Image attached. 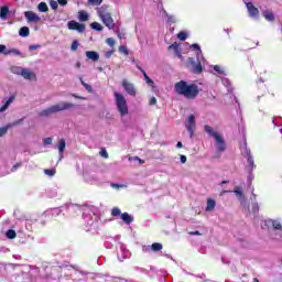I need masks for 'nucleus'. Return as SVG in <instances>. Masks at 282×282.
<instances>
[{
	"mask_svg": "<svg viewBox=\"0 0 282 282\" xmlns=\"http://www.w3.org/2000/svg\"><path fill=\"white\" fill-rule=\"evenodd\" d=\"M174 91L177 96H183L187 100H195L199 96V86L188 84L186 80H180L174 85Z\"/></svg>",
	"mask_w": 282,
	"mask_h": 282,
	"instance_id": "obj_1",
	"label": "nucleus"
},
{
	"mask_svg": "<svg viewBox=\"0 0 282 282\" xmlns=\"http://www.w3.org/2000/svg\"><path fill=\"white\" fill-rule=\"evenodd\" d=\"M75 105L72 102L62 101L57 105L51 106L47 109H44L40 112L42 118H47V116H52V113H58V111H67V109H74Z\"/></svg>",
	"mask_w": 282,
	"mask_h": 282,
	"instance_id": "obj_2",
	"label": "nucleus"
},
{
	"mask_svg": "<svg viewBox=\"0 0 282 282\" xmlns=\"http://www.w3.org/2000/svg\"><path fill=\"white\" fill-rule=\"evenodd\" d=\"M204 131H205V133H208V135H210V138H214L219 153H224V151H226V141L224 140V137H221L219 134V132H216L213 129V127H210L208 124L204 126Z\"/></svg>",
	"mask_w": 282,
	"mask_h": 282,
	"instance_id": "obj_3",
	"label": "nucleus"
},
{
	"mask_svg": "<svg viewBox=\"0 0 282 282\" xmlns=\"http://www.w3.org/2000/svg\"><path fill=\"white\" fill-rule=\"evenodd\" d=\"M113 96L120 116H127V113H129V106L127 105V99L124 98V95L115 91Z\"/></svg>",
	"mask_w": 282,
	"mask_h": 282,
	"instance_id": "obj_4",
	"label": "nucleus"
},
{
	"mask_svg": "<svg viewBox=\"0 0 282 282\" xmlns=\"http://www.w3.org/2000/svg\"><path fill=\"white\" fill-rule=\"evenodd\" d=\"M97 12L98 17L101 19L104 25L108 28V30H113V28H116V22H113L111 13L107 12V9H105V7L99 8Z\"/></svg>",
	"mask_w": 282,
	"mask_h": 282,
	"instance_id": "obj_5",
	"label": "nucleus"
},
{
	"mask_svg": "<svg viewBox=\"0 0 282 282\" xmlns=\"http://www.w3.org/2000/svg\"><path fill=\"white\" fill-rule=\"evenodd\" d=\"M12 72H14V74H21V76H23V78L26 80H36V74L30 70V68L14 67L12 68Z\"/></svg>",
	"mask_w": 282,
	"mask_h": 282,
	"instance_id": "obj_6",
	"label": "nucleus"
},
{
	"mask_svg": "<svg viewBox=\"0 0 282 282\" xmlns=\"http://www.w3.org/2000/svg\"><path fill=\"white\" fill-rule=\"evenodd\" d=\"M68 30H75L76 32H79V34H83L85 32L86 26L83 23H78L76 20H70L67 22Z\"/></svg>",
	"mask_w": 282,
	"mask_h": 282,
	"instance_id": "obj_7",
	"label": "nucleus"
},
{
	"mask_svg": "<svg viewBox=\"0 0 282 282\" xmlns=\"http://www.w3.org/2000/svg\"><path fill=\"white\" fill-rule=\"evenodd\" d=\"M188 63L192 66L193 74H202L204 72V67H202V63L195 62V58L189 57Z\"/></svg>",
	"mask_w": 282,
	"mask_h": 282,
	"instance_id": "obj_8",
	"label": "nucleus"
},
{
	"mask_svg": "<svg viewBox=\"0 0 282 282\" xmlns=\"http://www.w3.org/2000/svg\"><path fill=\"white\" fill-rule=\"evenodd\" d=\"M121 85L124 89L126 93H128L129 96H135V86H133V84L129 83V80L123 79L121 82Z\"/></svg>",
	"mask_w": 282,
	"mask_h": 282,
	"instance_id": "obj_9",
	"label": "nucleus"
},
{
	"mask_svg": "<svg viewBox=\"0 0 282 282\" xmlns=\"http://www.w3.org/2000/svg\"><path fill=\"white\" fill-rule=\"evenodd\" d=\"M195 115H189L188 117V123L186 124V129L189 133V138H193L195 135Z\"/></svg>",
	"mask_w": 282,
	"mask_h": 282,
	"instance_id": "obj_10",
	"label": "nucleus"
},
{
	"mask_svg": "<svg viewBox=\"0 0 282 282\" xmlns=\"http://www.w3.org/2000/svg\"><path fill=\"white\" fill-rule=\"evenodd\" d=\"M24 17L29 23H39L41 21V17L34 13V11H25Z\"/></svg>",
	"mask_w": 282,
	"mask_h": 282,
	"instance_id": "obj_11",
	"label": "nucleus"
},
{
	"mask_svg": "<svg viewBox=\"0 0 282 282\" xmlns=\"http://www.w3.org/2000/svg\"><path fill=\"white\" fill-rule=\"evenodd\" d=\"M247 10L249 12V17H252L253 19H257L259 17V9L252 4V2H247Z\"/></svg>",
	"mask_w": 282,
	"mask_h": 282,
	"instance_id": "obj_12",
	"label": "nucleus"
},
{
	"mask_svg": "<svg viewBox=\"0 0 282 282\" xmlns=\"http://www.w3.org/2000/svg\"><path fill=\"white\" fill-rule=\"evenodd\" d=\"M21 122H23V119H19L17 121H13V123L11 124L0 128V138H3V135L8 133V129H10V127H17L18 124H21Z\"/></svg>",
	"mask_w": 282,
	"mask_h": 282,
	"instance_id": "obj_13",
	"label": "nucleus"
},
{
	"mask_svg": "<svg viewBox=\"0 0 282 282\" xmlns=\"http://www.w3.org/2000/svg\"><path fill=\"white\" fill-rule=\"evenodd\" d=\"M86 57L88 58V61H94V63L100 61V55L96 51H87Z\"/></svg>",
	"mask_w": 282,
	"mask_h": 282,
	"instance_id": "obj_14",
	"label": "nucleus"
},
{
	"mask_svg": "<svg viewBox=\"0 0 282 282\" xmlns=\"http://www.w3.org/2000/svg\"><path fill=\"white\" fill-rule=\"evenodd\" d=\"M267 225L272 226L274 230H282V225L279 220L268 219Z\"/></svg>",
	"mask_w": 282,
	"mask_h": 282,
	"instance_id": "obj_15",
	"label": "nucleus"
},
{
	"mask_svg": "<svg viewBox=\"0 0 282 282\" xmlns=\"http://www.w3.org/2000/svg\"><path fill=\"white\" fill-rule=\"evenodd\" d=\"M262 17L265 19V21H274L275 19L274 13L270 10L262 11Z\"/></svg>",
	"mask_w": 282,
	"mask_h": 282,
	"instance_id": "obj_16",
	"label": "nucleus"
},
{
	"mask_svg": "<svg viewBox=\"0 0 282 282\" xmlns=\"http://www.w3.org/2000/svg\"><path fill=\"white\" fill-rule=\"evenodd\" d=\"M14 102V96H11L6 102L4 105L1 106L0 108V113H3V111H6L10 105H12Z\"/></svg>",
	"mask_w": 282,
	"mask_h": 282,
	"instance_id": "obj_17",
	"label": "nucleus"
},
{
	"mask_svg": "<svg viewBox=\"0 0 282 282\" xmlns=\"http://www.w3.org/2000/svg\"><path fill=\"white\" fill-rule=\"evenodd\" d=\"M10 12V8L8 6H3L0 8V19H7Z\"/></svg>",
	"mask_w": 282,
	"mask_h": 282,
	"instance_id": "obj_18",
	"label": "nucleus"
},
{
	"mask_svg": "<svg viewBox=\"0 0 282 282\" xmlns=\"http://www.w3.org/2000/svg\"><path fill=\"white\" fill-rule=\"evenodd\" d=\"M215 206H216L215 199L208 198L207 199L206 212L210 213V210H215Z\"/></svg>",
	"mask_w": 282,
	"mask_h": 282,
	"instance_id": "obj_19",
	"label": "nucleus"
},
{
	"mask_svg": "<svg viewBox=\"0 0 282 282\" xmlns=\"http://www.w3.org/2000/svg\"><path fill=\"white\" fill-rule=\"evenodd\" d=\"M121 219L124 224H128V225L133 221V218L131 217V215H129V213H122Z\"/></svg>",
	"mask_w": 282,
	"mask_h": 282,
	"instance_id": "obj_20",
	"label": "nucleus"
},
{
	"mask_svg": "<svg viewBox=\"0 0 282 282\" xmlns=\"http://www.w3.org/2000/svg\"><path fill=\"white\" fill-rule=\"evenodd\" d=\"M78 20L82 22L89 21V14L85 11L78 12Z\"/></svg>",
	"mask_w": 282,
	"mask_h": 282,
	"instance_id": "obj_21",
	"label": "nucleus"
},
{
	"mask_svg": "<svg viewBox=\"0 0 282 282\" xmlns=\"http://www.w3.org/2000/svg\"><path fill=\"white\" fill-rule=\"evenodd\" d=\"M19 34L25 39L26 36H30V28L28 26H22L19 31Z\"/></svg>",
	"mask_w": 282,
	"mask_h": 282,
	"instance_id": "obj_22",
	"label": "nucleus"
},
{
	"mask_svg": "<svg viewBox=\"0 0 282 282\" xmlns=\"http://www.w3.org/2000/svg\"><path fill=\"white\" fill-rule=\"evenodd\" d=\"M11 54H14L15 56H21V51L17 50V48H11L4 52V56H10Z\"/></svg>",
	"mask_w": 282,
	"mask_h": 282,
	"instance_id": "obj_23",
	"label": "nucleus"
},
{
	"mask_svg": "<svg viewBox=\"0 0 282 282\" xmlns=\"http://www.w3.org/2000/svg\"><path fill=\"white\" fill-rule=\"evenodd\" d=\"M65 147H67L65 139H61L58 142V151L61 154L65 153Z\"/></svg>",
	"mask_w": 282,
	"mask_h": 282,
	"instance_id": "obj_24",
	"label": "nucleus"
},
{
	"mask_svg": "<svg viewBox=\"0 0 282 282\" xmlns=\"http://www.w3.org/2000/svg\"><path fill=\"white\" fill-rule=\"evenodd\" d=\"M37 10L40 12H48L50 11V8L47 7V3L45 2H40L39 6H37Z\"/></svg>",
	"mask_w": 282,
	"mask_h": 282,
	"instance_id": "obj_25",
	"label": "nucleus"
},
{
	"mask_svg": "<svg viewBox=\"0 0 282 282\" xmlns=\"http://www.w3.org/2000/svg\"><path fill=\"white\" fill-rule=\"evenodd\" d=\"M90 28L93 30H96V32H102V25L100 23H98V22H93L90 24Z\"/></svg>",
	"mask_w": 282,
	"mask_h": 282,
	"instance_id": "obj_26",
	"label": "nucleus"
},
{
	"mask_svg": "<svg viewBox=\"0 0 282 282\" xmlns=\"http://www.w3.org/2000/svg\"><path fill=\"white\" fill-rule=\"evenodd\" d=\"M151 250H153V252H160V250H162V243L160 242L152 243Z\"/></svg>",
	"mask_w": 282,
	"mask_h": 282,
	"instance_id": "obj_27",
	"label": "nucleus"
},
{
	"mask_svg": "<svg viewBox=\"0 0 282 282\" xmlns=\"http://www.w3.org/2000/svg\"><path fill=\"white\" fill-rule=\"evenodd\" d=\"M7 237L8 239H17V231H14V229H9L7 231Z\"/></svg>",
	"mask_w": 282,
	"mask_h": 282,
	"instance_id": "obj_28",
	"label": "nucleus"
},
{
	"mask_svg": "<svg viewBox=\"0 0 282 282\" xmlns=\"http://www.w3.org/2000/svg\"><path fill=\"white\" fill-rule=\"evenodd\" d=\"M122 214H121V212H120V208H118V207H113L112 209H111V216L112 217H120Z\"/></svg>",
	"mask_w": 282,
	"mask_h": 282,
	"instance_id": "obj_29",
	"label": "nucleus"
},
{
	"mask_svg": "<svg viewBox=\"0 0 282 282\" xmlns=\"http://www.w3.org/2000/svg\"><path fill=\"white\" fill-rule=\"evenodd\" d=\"M45 175H48V177H54L56 175V171L54 169H46L44 170Z\"/></svg>",
	"mask_w": 282,
	"mask_h": 282,
	"instance_id": "obj_30",
	"label": "nucleus"
},
{
	"mask_svg": "<svg viewBox=\"0 0 282 282\" xmlns=\"http://www.w3.org/2000/svg\"><path fill=\"white\" fill-rule=\"evenodd\" d=\"M23 166V163L22 162H18L15 163L12 167H11V173H17V171L19 169H21Z\"/></svg>",
	"mask_w": 282,
	"mask_h": 282,
	"instance_id": "obj_31",
	"label": "nucleus"
},
{
	"mask_svg": "<svg viewBox=\"0 0 282 282\" xmlns=\"http://www.w3.org/2000/svg\"><path fill=\"white\" fill-rule=\"evenodd\" d=\"M169 50H173L176 54H180V44L174 43L169 46Z\"/></svg>",
	"mask_w": 282,
	"mask_h": 282,
	"instance_id": "obj_32",
	"label": "nucleus"
},
{
	"mask_svg": "<svg viewBox=\"0 0 282 282\" xmlns=\"http://www.w3.org/2000/svg\"><path fill=\"white\" fill-rule=\"evenodd\" d=\"M119 52L124 54V56H129V48H127L124 45L119 46Z\"/></svg>",
	"mask_w": 282,
	"mask_h": 282,
	"instance_id": "obj_33",
	"label": "nucleus"
},
{
	"mask_svg": "<svg viewBox=\"0 0 282 282\" xmlns=\"http://www.w3.org/2000/svg\"><path fill=\"white\" fill-rule=\"evenodd\" d=\"M48 3L52 10H58V2L56 0H50Z\"/></svg>",
	"mask_w": 282,
	"mask_h": 282,
	"instance_id": "obj_34",
	"label": "nucleus"
},
{
	"mask_svg": "<svg viewBox=\"0 0 282 282\" xmlns=\"http://www.w3.org/2000/svg\"><path fill=\"white\" fill-rule=\"evenodd\" d=\"M187 34H186V32H183V31H181L178 34H177V39L180 40V41H186V39H187Z\"/></svg>",
	"mask_w": 282,
	"mask_h": 282,
	"instance_id": "obj_35",
	"label": "nucleus"
},
{
	"mask_svg": "<svg viewBox=\"0 0 282 282\" xmlns=\"http://www.w3.org/2000/svg\"><path fill=\"white\" fill-rule=\"evenodd\" d=\"M80 83H82L83 87H85V89H87L89 91V94H91V91H93L91 85L85 83L83 80V78H80Z\"/></svg>",
	"mask_w": 282,
	"mask_h": 282,
	"instance_id": "obj_36",
	"label": "nucleus"
},
{
	"mask_svg": "<svg viewBox=\"0 0 282 282\" xmlns=\"http://www.w3.org/2000/svg\"><path fill=\"white\" fill-rule=\"evenodd\" d=\"M99 155H101V158H105V160H107L109 158V153L107 152V149L101 148Z\"/></svg>",
	"mask_w": 282,
	"mask_h": 282,
	"instance_id": "obj_37",
	"label": "nucleus"
},
{
	"mask_svg": "<svg viewBox=\"0 0 282 282\" xmlns=\"http://www.w3.org/2000/svg\"><path fill=\"white\" fill-rule=\"evenodd\" d=\"M102 0H88V6H100Z\"/></svg>",
	"mask_w": 282,
	"mask_h": 282,
	"instance_id": "obj_38",
	"label": "nucleus"
},
{
	"mask_svg": "<svg viewBox=\"0 0 282 282\" xmlns=\"http://www.w3.org/2000/svg\"><path fill=\"white\" fill-rule=\"evenodd\" d=\"M247 162H248L249 166H251V169L256 167L254 159L251 155L248 156Z\"/></svg>",
	"mask_w": 282,
	"mask_h": 282,
	"instance_id": "obj_39",
	"label": "nucleus"
},
{
	"mask_svg": "<svg viewBox=\"0 0 282 282\" xmlns=\"http://www.w3.org/2000/svg\"><path fill=\"white\" fill-rule=\"evenodd\" d=\"M106 43L110 46L113 47V45H116V40H113V37H108L106 40Z\"/></svg>",
	"mask_w": 282,
	"mask_h": 282,
	"instance_id": "obj_40",
	"label": "nucleus"
},
{
	"mask_svg": "<svg viewBox=\"0 0 282 282\" xmlns=\"http://www.w3.org/2000/svg\"><path fill=\"white\" fill-rule=\"evenodd\" d=\"M78 42L77 40L73 41L72 45H70V50L72 52H76V50H78Z\"/></svg>",
	"mask_w": 282,
	"mask_h": 282,
	"instance_id": "obj_41",
	"label": "nucleus"
},
{
	"mask_svg": "<svg viewBox=\"0 0 282 282\" xmlns=\"http://www.w3.org/2000/svg\"><path fill=\"white\" fill-rule=\"evenodd\" d=\"M234 193H235L238 197H243V192L241 191V187H236V189L234 191Z\"/></svg>",
	"mask_w": 282,
	"mask_h": 282,
	"instance_id": "obj_42",
	"label": "nucleus"
},
{
	"mask_svg": "<svg viewBox=\"0 0 282 282\" xmlns=\"http://www.w3.org/2000/svg\"><path fill=\"white\" fill-rule=\"evenodd\" d=\"M214 70H216L217 74H225L224 69H221V66H219V65H215Z\"/></svg>",
	"mask_w": 282,
	"mask_h": 282,
	"instance_id": "obj_43",
	"label": "nucleus"
},
{
	"mask_svg": "<svg viewBox=\"0 0 282 282\" xmlns=\"http://www.w3.org/2000/svg\"><path fill=\"white\" fill-rule=\"evenodd\" d=\"M150 107H153L154 105H158V98L155 97H151L150 101H149Z\"/></svg>",
	"mask_w": 282,
	"mask_h": 282,
	"instance_id": "obj_44",
	"label": "nucleus"
},
{
	"mask_svg": "<svg viewBox=\"0 0 282 282\" xmlns=\"http://www.w3.org/2000/svg\"><path fill=\"white\" fill-rule=\"evenodd\" d=\"M43 144H44V147H47V145L52 144V138H51V137L45 138V139L43 140Z\"/></svg>",
	"mask_w": 282,
	"mask_h": 282,
	"instance_id": "obj_45",
	"label": "nucleus"
},
{
	"mask_svg": "<svg viewBox=\"0 0 282 282\" xmlns=\"http://www.w3.org/2000/svg\"><path fill=\"white\" fill-rule=\"evenodd\" d=\"M143 77L145 78V82L148 83V85H153L151 77L147 75V73H144Z\"/></svg>",
	"mask_w": 282,
	"mask_h": 282,
	"instance_id": "obj_46",
	"label": "nucleus"
},
{
	"mask_svg": "<svg viewBox=\"0 0 282 282\" xmlns=\"http://www.w3.org/2000/svg\"><path fill=\"white\" fill-rule=\"evenodd\" d=\"M166 17H167L169 23H176V20H175V17H174V15H169V14H166Z\"/></svg>",
	"mask_w": 282,
	"mask_h": 282,
	"instance_id": "obj_47",
	"label": "nucleus"
},
{
	"mask_svg": "<svg viewBox=\"0 0 282 282\" xmlns=\"http://www.w3.org/2000/svg\"><path fill=\"white\" fill-rule=\"evenodd\" d=\"M188 235H191V237H200L202 232L199 231H189Z\"/></svg>",
	"mask_w": 282,
	"mask_h": 282,
	"instance_id": "obj_48",
	"label": "nucleus"
},
{
	"mask_svg": "<svg viewBox=\"0 0 282 282\" xmlns=\"http://www.w3.org/2000/svg\"><path fill=\"white\" fill-rule=\"evenodd\" d=\"M7 52V47L3 44H0V54H4L6 55Z\"/></svg>",
	"mask_w": 282,
	"mask_h": 282,
	"instance_id": "obj_49",
	"label": "nucleus"
},
{
	"mask_svg": "<svg viewBox=\"0 0 282 282\" xmlns=\"http://www.w3.org/2000/svg\"><path fill=\"white\" fill-rule=\"evenodd\" d=\"M41 47V45H30L29 46V50L31 51V52H34V50H39Z\"/></svg>",
	"mask_w": 282,
	"mask_h": 282,
	"instance_id": "obj_50",
	"label": "nucleus"
},
{
	"mask_svg": "<svg viewBox=\"0 0 282 282\" xmlns=\"http://www.w3.org/2000/svg\"><path fill=\"white\" fill-rule=\"evenodd\" d=\"M193 50H196L197 52H202V48L198 46V44L192 45Z\"/></svg>",
	"mask_w": 282,
	"mask_h": 282,
	"instance_id": "obj_51",
	"label": "nucleus"
},
{
	"mask_svg": "<svg viewBox=\"0 0 282 282\" xmlns=\"http://www.w3.org/2000/svg\"><path fill=\"white\" fill-rule=\"evenodd\" d=\"M112 55H113V51L106 52V58H111Z\"/></svg>",
	"mask_w": 282,
	"mask_h": 282,
	"instance_id": "obj_52",
	"label": "nucleus"
},
{
	"mask_svg": "<svg viewBox=\"0 0 282 282\" xmlns=\"http://www.w3.org/2000/svg\"><path fill=\"white\" fill-rule=\"evenodd\" d=\"M137 69H139V72H141V74H143V76H144V74H147V72H144V68L141 67L140 65H137Z\"/></svg>",
	"mask_w": 282,
	"mask_h": 282,
	"instance_id": "obj_53",
	"label": "nucleus"
},
{
	"mask_svg": "<svg viewBox=\"0 0 282 282\" xmlns=\"http://www.w3.org/2000/svg\"><path fill=\"white\" fill-rule=\"evenodd\" d=\"M253 213H259V204H253Z\"/></svg>",
	"mask_w": 282,
	"mask_h": 282,
	"instance_id": "obj_54",
	"label": "nucleus"
},
{
	"mask_svg": "<svg viewBox=\"0 0 282 282\" xmlns=\"http://www.w3.org/2000/svg\"><path fill=\"white\" fill-rule=\"evenodd\" d=\"M57 3H59V6H67V0H57Z\"/></svg>",
	"mask_w": 282,
	"mask_h": 282,
	"instance_id": "obj_55",
	"label": "nucleus"
},
{
	"mask_svg": "<svg viewBox=\"0 0 282 282\" xmlns=\"http://www.w3.org/2000/svg\"><path fill=\"white\" fill-rule=\"evenodd\" d=\"M134 160L139 162V164H144V160L140 159L139 156H135Z\"/></svg>",
	"mask_w": 282,
	"mask_h": 282,
	"instance_id": "obj_56",
	"label": "nucleus"
},
{
	"mask_svg": "<svg viewBox=\"0 0 282 282\" xmlns=\"http://www.w3.org/2000/svg\"><path fill=\"white\" fill-rule=\"evenodd\" d=\"M184 147V144L182 143V141H178L176 143V149H182Z\"/></svg>",
	"mask_w": 282,
	"mask_h": 282,
	"instance_id": "obj_57",
	"label": "nucleus"
},
{
	"mask_svg": "<svg viewBox=\"0 0 282 282\" xmlns=\"http://www.w3.org/2000/svg\"><path fill=\"white\" fill-rule=\"evenodd\" d=\"M181 162L182 164H186V155H181Z\"/></svg>",
	"mask_w": 282,
	"mask_h": 282,
	"instance_id": "obj_58",
	"label": "nucleus"
},
{
	"mask_svg": "<svg viewBox=\"0 0 282 282\" xmlns=\"http://www.w3.org/2000/svg\"><path fill=\"white\" fill-rule=\"evenodd\" d=\"M73 96V98H78V99H80V100H85V98H83V97H80V96H78V95H72Z\"/></svg>",
	"mask_w": 282,
	"mask_h": 282,
	"instance_id": "obj_59",
	"label": "nucleus"
},
{
	"mask_svg": "<svg viewBox=\"0 0 282 282\" xmlns=\"http://www.w3.org/2000/svg\"><path fill=\"white\" fill-rule=\"evenodd\" d=\"M111 186H112V188H120V186H122V185L113 183Z\"/></svg>",
	"mask_w": 282,
	"mask_h": 282,
	"instance_id": "obj_60",
	"label": "nucleus"
},
{
	"mask_svg": "<svg viewBox=\"0 0 282 282\" xmlns=\"http://www.w3.org/2000/svg\"><path fill=\"white\" fill-rule=\"evenodd\" d=\"M224 193H232L231 191H224L223 193H221V195H224Z\"/></svg>",
	"mask_w": 282,
	"mask_h": 282,
	"instance_id": "obj_61",
	"label": "nucleus"
},
{
	"mask_svg": "<svg viewBox=\"0 0 282 282\" xmlns=\"http://www.w3.org/2000/svg\"><path fill=\"white\" fill-rule=\"evenodd\" d=\"M220 184H228V181H223Z\"/></svg>",
	"mask_w": 282,
	"mask_h": 282,
	"instance_id": "obj_62",
	"label": "nucleus"
},
{
	"mask_svg": "<svg viewBox=\"0 0 282 282\" xmlns=\"http://www.w3.org/2000/svg\"><path fill=\"white\" fill-rule=\"evenodd\" d=\"M253 282H260V281H259V279L254 278V279H253Z\"/></svg>",
	"mask_w": 282,
	"mask_h": 282,
	"instance_id": "obj_63",
	"label": "nucleus"
},
{
	"mask_svg": "<svg viewBox=\"0 0 282 282\" xmlns=\"http://www.w3.org/2000/svg\"><path fill=\"white\" fill-rule=\"evenodd\" d=\"M281 263H282V258H281Z\"/></svg>",
	"mask_w": 282,
	"mask_h": 282,
	"instance_id": "obj_64",
	"label": "nucleus"
}]
</instances>
